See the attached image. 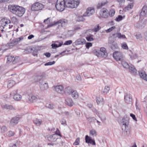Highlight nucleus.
I'll use <instances>...</instances> for the list:
<instances>
[{
	"label": "nucleus",
	"mask_w": 147,
	"mask_h": 147,
	"mask_svg": "<svg viewBox=\"0 0 147 147\" xmlns=\"http://www.w3.org/2000/svg\"><path fill=\"white\" fill-rule=\"evenodd\" d=\"M87 119L88 122L90 123H94L95 121L96 120V119L94 117H87Z\"/></svg>",
	"instance_id": "f704fd0d"
},
{
	"label": "nucleus",
	"mask_w": 147,
	"mask_h": 147,
	"mask_svg": "<svg viewBox=\"0 0 147 147\" xmlns=\"http://www.w3.org/2000/svg\"><path fill=\"white\" fill-rule=\"evenodd\" d=\"M121 63L123 67L127 69H128L130 66L127 63L124 61H122Z\"/></svg>",
	"instance_id": "a19ab883"
},
{
	"label": "nucleus",
	"mask_w": 147,
	"mask_h": 147,
	"mask_svg": "<svg viewBox=\"0 0 147 147\" xmlns=\"http://www.w3.org/2000/svg\"><path fill=\"white\" fill-rule=\"evenodd\" d=\"M54 43H53L51 46L52 48L53 49H55L56 48L60 47L62 46L63 44L62 42H60L59 41H55L54 42Z\"/></svg>",
	"instance_id": "6ab92c4d"
},
{
	"label": "nucleus",
	"mask_w": 147,
	"mask_h": 147,
	"mask_svg": "<svg viewBox=\"0 0 147 147\" xmlns=\"http://www.w3.org/2000/svg\"><path fill=\"white\" fill-rule=\"evenodd\" d=\"M115 28V26H113L111 28H110L106 30V32L107 33H109L112 31Z\"/></svg>",
	"instance_id": "5fc2aeb1"
},
{
	"label": "nucleus",
	"mask_w": 147,
	"mask_h": 147,
	"mask_svg": "<svg viewBox=\"0 0 147 147\" xmlns=\"http://www.w3.org/2000/svg\"><path fill=\"white\" fill-rule=\"evenodd\" d=\"M100 14L102 17L107 18L109 16V11L106 9H103L100 11Z\"/></svg>",
	"instance_id": "9b49d317"
},
{
	"label": "nucleus",
	"mask_w": 147,
	"mask_h": 147,
	"mask_svg": "<svg viewBox=\"0 0 147 147\" xmlns=\"http://www.w3.org/2000/svg\"><path fill=\"white\" fill-rule=\"evenodd\" d=\"M90 133L91 135H92V136L94 135H95L96 136V131L94 129H92V130H90Z\"/></svg>",
	"instance_id": "338daca9"
},
{
	"label": "nucleus",
	"mask_w": 147,
	"mask_h": 147,
	"mask_svg": "<svg viewBox=\"0 0 147 147\" xmlns=\"http://www.w3.org/2000/svg\"><path fill=\"white\" fill-rule=\"evenodd\" d=\"M23 39L24 37L22 36H21L19 38H16V44L20 42L21 40H22Z\"/></svg>",
	"instance_id": "6e6d98bb"
},
{
	"label": "nucleus",
	"mask_w": 147,
	"mask_h": 147,
	"mask_svg": "<svg viewBox=\"0 0 147 147\" xmlns=\"http://www.w3.org/2000/svg\"><path fill=\"white\" fill-rule=\"evenodd\" d=\"M94 13V10L93 8L89 7L87 9L86 12L83 14V16L84 17L89 16Z\"/></svg>",
	"instance_id": "6e6552de"
},
{
	"label": "nucleus",
	"mask_w": 147,
	"mask_h": 147,
	"mask_svg": "<svg viewBox=\"0 0 147 147\" xmlns=\"http://www.w3.org/2000/svg\"><path fill=\"white\" fill-rule=\"evenodd\" d=\"M115 13V10L114 9H111L109 12V16L111 17H113Z\"/></svg>",
	"instance_id": "ea45409f"
},
{
	"label": "nucleus",
	"mask_w": 147,
	"mask_h": 147,
	"mask_svg": "<svg viewBox=\"0 0 147 147\" xmlns=\"http://www.w3.org/2000/svg\"><path fill=\"white\" fill-rule=\"evenodd\" d=\"M93 36V35L90 34L86 37V38L88 41H91L94 40Z\"/></svg>",
	"instance_id": "e433bc0d"
},
{
	"label": "nucleus",
	"mask_w": 147,
	"mask_h": 147,
	"mask_svg": "<svg viewBox=\"0 0 147 147\" xmlns=\"http://www.w3.org/2000/svg\"><path fill=\"white\" fill-rule=\"evenodd\" d=\"M128 69H129V71L131 73H136V70L134 66L132 65H130Z\"/></svg>",
	"instance_id": "72a5a7b5"
},
{
	"label": "nucleus",
	"mask_w": 147,
	"mask_h": 147,
	"mask_svg": "<svg viewBox=\"0 0 147 147\" xmlns=\"http://www.w3.org/2000/svg\"><path fill=\"white\" fill-rule=\"evenodd\" d=\"M72 43V41L71 40H69L65 42L64 44V45H70Z\"/></svg>",
	"instance_id": "774afa93"
},
{
	"label": "nucleus",
	"mask_w": 147,
	"mask_h": 147,
	"mask_svg": "<svg viewBox=\"0 0 147 147\" xmlns=\"http://www.w3.org/2000/svg\"><path fill=\"white\" fill-rule=\"evenodd\" d=\"M108 3L107 0H105L102 1L101 3H98L97 6V8L98 9H100L102 7L107 4Z\"/></svg>",
	"instance_id": "bb28decb"
},
{
	"label": "nucleus",
	"mask_w": 147,
	"mask_h": 147,
	"mask_svg": "<svg viewBox=\"0 0 147 147\" xmlns=\"http://www.w3.org/2000/svg\"><path fill=\"white\" fill-rule=\"evenodd\" d=\"M122 47L123 49L126 50L128 49V46L126 43L125 42L123 43L122 44Z\"/></svg>",
	"instance_id": "bf43d9fd"
},
{
	"label": "nucleus",
	"mask_w": 147,
	"mask_h": 147,
	"mask_svg": "<svg viewBox=\"0 0 147 147\" xmlns=\"http://www.w3.org/2000/svg\"><path fill=\"white\" fill-rule=\"evenodd\" d=\"M51 22V20L50 18H47L44 21V22L45 24H49Z\"/></svg>",
	"instance_id": "4d7b16f0"
},
{
	"label": "nucleus",
	"mask_w": 147,
	"mask_h": 147,
	"mask_svg": "<svg viewBox=\"0 0 147 147\" xmlns=\"http://www.w3.org/2000/svg\"><path fill=\"white\" fill-rule=\"evenodd\" d=\"M28 99L30 102H34L37 101L38 98L37 97L35 96L30 95L29 96Z\"/></svg>",
	"instance_id": "393cba45"
},
{
	"label": "nucleus",
	"mask_w": 147,
	"mask_h": 147,
	"mask_svg": "<svg viewBox=\"0 0 147 147\" xmlns=\"http://www.w3.org/2000/svg\"><path fill=\"white\" fill-rule=\"evenodd\" d=\"M96 101L98 105L104 103L103 98L101 96H98L96 97Z\"/></svg>",
	"instance_id": "cd10ccee"
},
{
	"label": "nucleus",
	"mask_w": 147,
	"mask_h": 147,
	"mask_svg": "<svg viewBox=\"0 0 147 147\" xmlns=\"http://www.w3.org/2000/svg\"><path fill=\"white\" fill-rule=\"evenodd\" d=\"M42 78V76H35L34 77L35 81L37 82L39 81Z\"/></svg>",
	"instance_id": "09e8293b"
},
{
	"label": "nucleus",
	"mask_w": 147,
	"mask_h": 147,
	"mask_svg": "<svg viewBox=\"0 0 147 147\" xmlns=\"http://www.w3.org/2000/svg\"><path fill=\"white\" fill-rule=\"evenodd\" d=\"M68 24L67 20L65 19H62L58 21L56 24H59V26L62 27H64L67 25Z\"/></svg>",
	"instance_id": "ddd939ff"
},
{
	"label": "nucleus",
	"mask_w": 147,
	"mask_h": 147,
	"mask_svg": "<svg viewBox=\"0 0 147 147\" xmlns=\"http://www.w3.org/2000/svg\"><path fill=\"white\" fill-rule=\"evenodd\" d=\"M15 134V133L13 131H8L7 133V136L9 137L12 136Z\"/></svg>",
	"instance_id": "c03bdc74"
},
{
	"label": "nucleus",
	"mask_w": 147,
	"mask_h": 147,
	"mask_svg": "<svg viewBox=\"0 0 147 147\" xmlns=\"http://www.w3.org/2000/svg\"><path fill=\"white\" fill-rule=\"evenodd\" d=\"M55 61H53L52 62L49 61L45 64V66L50 65L54 64L55 63Z\"/></svg>",
	"instance_id": "680f3d73"
},
{
	"label": "nucleus",
	"mask_w": 147,
	"mask_h": 147,
	"mask_svg": "<svg viewBox=\"0 0 147 147\" xmlns=\"http://www.w3.org/2000/svg\"><path fill=\"white\" fill-rule=\"evenodd\" d=\"M74 34V32L73 30L68 31L67 32V34L68 37H71Z\"/></svg>",
	"instance_id": "37998d69"
},
{
	"label": "nucleus",
	"mask_w": 147,
	"mask_h": 147,
	"mask_svg": "<svg viewBox=\"0 0 147 147\" xmlns=\"http://www.w3.org/2000/svg\"><path fill=\"white\" fill-rule=\"evenodd\" d=\"M85 20L84 18L82 16H78L76 19V20L78 22H82L83 21Z\"/></svg>",
	"instance_id": "a18cd8bd"
},
{
	"label": "nucleus",
	"mask_w": 147,
	"mask_h": 147,
	"mask_svg": "<svg viewBox=\"0 0 147 147\" xmlns=\"http://www.w3.org/2000/svg\"><path fill=\"white\" fill-rule=\"evenodd\" d=\"M46 107H47L51 109H53L54 108L53 105L51 104H47L46 105Z\"/></svg>",
	"instance_id": "0e129e2a"
},
{
	"label": "nucleus",
	"mask_w": 147,
	"mask_h": 147,
	"mask_svg": "<svg viewBox=\"0 0 147 147\" xmlns=\"http://www.w3.org/2000/svg\"><path fill=\"white\" fill-rule=\"evenodd\" d=\"M129 56L131 59H136L138 57L137 55L136 54H132L131 55H129Z\"/></svg>",
	"instance_id": "603ef678"
},
{
	"label": "nucleus",
	"mask_w": 147,
	"mask_h": 147,
	"mask_svg": "<svg viewBox=\"0 0 147 147\" xmlns=\"http://www.w3.org/2000/svg\"><path fill=\"white\" fill-rule=\"evenodd\" d=\"M11 21L9 19H2L0 21V23L3 28H4L6 27H7L9 24H11Z\"/></svg>",
	"instance_id": "9d476101"
},
{
	"label": "nucleus",
	"mask_w": 147,
	"mask_h": 147,
	"mask_svg": "<svg viewBox=\"0 0 147 147\" xmlns=\"http://www.w3.org/2000/svg\"><path fill=\"white\" fill-rule=\"evenodd\" d=\"M114 58L117 61H121L123 59V55L120 52L115 51L113 53Z\"/></svg>",
	"instance_id": "39448f33"
},
{
	"label": "nucleus",
	"mask_w": 147,
	"mask_h": 147,
	"mask_svg": "<svg viewBox=\"0 0 147 147\" xmlns=\"http://www.w3.org/2000/svg\"><path fill=\"white\" fill-rule=\"evenodd\" d=\"M7 131V127L5 126H3L1 128V131L2 133H4Z\"/></svg>",
	"instance_id": "8fccbe9b"
},
{
	"label": "nucleus",
	"mask_w": 147,
	"mask_h": 147,
	"mask_svg": "<svg viewBox=\"0 0 147 147\" xmlns=\"http://www.w3.org/2000/svg\"><path fill=\"white\" fill-rule=\"evenodd\" d=\"M124 99L125 102L129 104H131L132 102V96L129 93H127L125 95Z\"/></svg>",
	"instance_id": "f8f14e48"
},
{
	"label": "nucleus",
	"mask_w": 147,
	"mask_h": 147,
	"mask_svg": "<svg viewBox=\"0 0 147 147\" xmlns=\"http://www.w3.org/2000/svg\"><path fill=\"white\" fill-rule=\"evenodd\" d=\"M65 6L67 7L74 8H76L79 5V0H66Z\"/></svg>",
	"instance_id": "f257e3e1"
},
{
	"label": "nucleus",
	"mask_w": 147,
	"mask_h": 147,
	"mask_svg": "<svg viewBox=\"0 0 147 147\" xmlns=\"http://www.w3.org/2000/svg\"><path fill=\"white\" fill-rule=\"evenodd\" d=\"M4 108L6 109L10 110H13L14 109L12 106L11 105H5L4 106Z\"/></svg>",
	"instance_id": "49530a36"
},
{
	"label": "nucleus",
	"mask_w": 147,
	"mask_h": 147,
	"mask_svg": "<svg viewBox=\"0 0 147 147\" xmlns=\"http://www.w3.org/2000/svg\"><path fill=\"white\" fill-rule=\"evenodd\" d=\"M48 85L47 82H45L40 86V88L42 90H45L48 89Z\"/></svg>",
	"instance_id": "c756f323"
},
{
	"label": "nucleus",
	"mask_w": 147,
	"mask_h": 147,
	"mask_svg": "<svg viewBox=\"0 0 147 147\" xmlns=\"http://www.w3.org/2000/svg\"><path fill=\"white\" fill-rule=\"evenodd\" d=\"M94 54L98 57L103 58H105L107 56V53L106 51L105 48L104 47H101L100 50H96Z\"/></svg>",
	"instance_id": "7ed1b4c3"
},
{
	"label": "nucleus",
	"mask_w": 147,
	"mask_h": 147,
	"mask_svg": "<svg viewBox=\"0 0 147 147\" xmlns=\"http://www.w3.org/2000/svg\"><path fill=\"white\" fill-rule=\"evenodd\" d=\"M21 117H14L13 118L10 122V124L12 126H14L17 124L18 122Z\"/></svg>",
	"instance_id": "2eb2a0df"
},
{
	"label": "nucleus",
	"mask_w": 147,
	"mask_h": 147,
	"mask_svg": "<svg viewBox=\"0 0 147 147\" xmlns=\"http://www.w3.org/2000/svg\"><path fill=\"white\" fill-rule=\"evenodd\" d=\"M123 19V17L121 15H119L115 19V21L117 22H119L121 21Z\"/></svg>",
	"instance_id": "864d4df0"
},
{
	"label": "nucleus",
	"mask_w": 147,
	"mask_h": 147,
	"mask_svg": "<svg viewBox=\"0 0 147 147\" xmlns=\"http://www.w3.org/2000/svg\"><path fill=\"white\" fill-rule=\"evenodd\" d=\"M80 142V138H77L76 140L75 141L73 144L74 146H76L79 144Z\"/></svg>",
	"instance_id": "3c124183"
},
{
	"label": "nucleus",
	"mask_w": 147,
	"mask_h": 147,
	"mask_svg": "<svg viewBox=\"0 0 147 147\" xmlns=\"http://www.w3.org/2000/svg\"><path fill=\"white\" fill-rule=\"evenodd\" d=\"M147 15V6L144 5L142 7L140 14V17H145Z\"/></svg>",
	"instance_id": "f3484780"
},
{
	"label": "nucleus",
	"mask_w": 147,
	"mask_h": 147,
	"mask_svg": "<svg viewBox=\"0 0 147 147\" xmlns=\"http://www.w3.org/2000/svg\"><path fill=\"white\" fill-rule=\"evenodd\" d=\"M71 94L72 97L74 99H76L78 97V92L74 90L71 91Z\"/></svg>",
	"instance_id": "7c9ffc66"
},
{
	"label": "nucleus",
	"mask_w": 147,
	"mask_h": 147,
	"mask_svg": "<svg viewBox=\"0 0 147 147\" xmlns=\"http://www.w3.org/2000/svg\"><path fill=\"white\" fill-rule=\"evenodd\" d=\"M34 123L37 126H39L42 123V121L40 119H38L37 118H35L33 120Z\"/></svg>",
	"instance_id": "2f4dec72"
},
{
	"label": "nucleus",
	"mask_w": 147,
	"mask_h": 147,
	"mask_svg": "<svg viewBox=\"0 0 147 147\" xmlns=\"http://www.w3.org/2000/svg\"><path fill=\"white\" fill-rule=\"evenodd\" d=\"M18 7L19 6L18 5H10L8 6V9L9 11L15 15V13H16L17 9L18 8L17 7Z\"/></svg>",
	"instance_id": "1a4fd4ad"
},
{
	"label": "nucleus",
	"mask_w": 147,
	"mask_h": 147,
	"mask_svg": "<svg viewBox=\"0 0 147 147\" xmlns=\"http://www.w3.org/2000/svg\"><path fill=\"white\" fill-rule=\"evenodd\" d=\"M113 37L114 38H116L117 37L119 38H125V36L124 35H122L121 33H117L115 34H113L112 35L111 37Z\"/></svg>",
	"instance_id": "4be33fe9"
},
{
	"label": "nucleus",
	"mask_w": 147,
	"mask_h": 147,
	"mask_svg": "<svg viewBox=\"0 0 147 147\" xmlns=\"http://www.w3.org/2000/svg\"><path fill=\"white\" fill-rule=\"evenodd\" d=\"M70 87H67L65 89V93H67L69 94L70 93H71V91L70 90Z\"/></svg>",
	"instance_id": "e2e57ef3"
},
{
	"label": "nucleus",
	"mask_w": 147,
	"mask_h": 147,
	"mask_svg": "<svg viewBox=\"0 0 147 147\" xmlns=\"http://www.w3.org/2000/svg\"><path fill=\"white\" fill-rule=\"evenodd\" d=\"M19 58L18 57L14 58V59L12 61V63L13 64H15L19 61Z\"/></svg>",
	"instance_id": "13d9d810"
},
{
	"label": "nucleus",
	"mask_w": 147,
	"mask_h": 147,
	"mask_svg": "<svg viewBox=\"0 0 147 147\" xmlns=\"http://www.w3.org/2000/svg\"><path fill=\"white\" fill-rule=\"evenodd\" d=\"M56 91L58 93H61L63 92V88L61 85H58L56 86L55 87Z\"/></svg>",
	"instance_id": "a878e982"
},
{
	"label": "nucleus",
	"mask_w": 147,
	"mask_h": 147,
	"mask_svg": "<svg viewBox=\"0 0 147 147\" xmlns=\"http://www.w3.org/2000/svg\"><path fill=\"white\" fill-rule=\"evenodd\" d=\"M25 51H26V53H31L33 51V49L30 47H28L25 49Z\"/></svg>",
	"instance_id": "de8ad7c7"
},
{
	"label": "nucleus",
	"mask_w": 147,
	"mask_h": 147,
	"mask_svg": "<svg viewBox=\"0 0 147 147\" xmlns=\"http://www.w3.org/2000/svg\"><path fill=\"white\" fill-rule=\"evenodd\" d=\"M48 140L50 142H55L58 138L56 134L49 135L47 137Z\"/></svg>",
	"instance_id": "dca6fc26"
},
{
	"label": "nucleus",
	"mask_w": 147,
	"mask_h": 147,
	"mask_svg": "<svg viewBox=\"0 0 147 147\" xmlns=\"http://www.w3.org/2000/svg\"><path fill=\"white\" fill-rule=\"evenodd\" d=\"M11 94H12L13 96L14 99L16 100L19 101L22 99V96L18 94V90L12 91Z\"/></svg>",
	"instance_id": "0eeeda50"
},
{
	"label": "nucleus",
	"mask_w": 147,
	"mask_h": 147,
	"mask_svg": "<svg viewBox=\"0 0 147 147\" xmlns=\"http://www.w3.org/2000/svg\"><path fill=\"white\" fill-rule=\"evenodd\" d=\"M137 39L141 41L143 38L142 34L140 33H138L136 35Z\"/></svg>",
	"instance_id": "79ce46f5"
},
{
	"label": "nucleus",
	"mask_w": 147,
	"mask_h": 147,
	"mask_svg": "<svg viewBox=\"0 0 147 147\" xmlns=\"http://www.w3.org/2000/svg\"><path fill=\"white\" fill-rule=\"evenodd\" d=\"M139 74L141 78L147 81V75L145 71L142 70L139 71Z\"/></svg>",
	"instance_id": "412c9836"
},
{
	"label": "nucleus",
	"mask_w": 147,
	"mask_h": 147,
	"mask_svg": "<svg viewBox=\"0 0 147 147\" xmlns=\"http://www.w3.org/2000/svg\"><path fill=\"white\" fill-rule=\"evenodd\" d=\"M20 142L18 140L16 141L14 143H10L9 144V147H18L20 146Z\"/></svg>",
	"instance_id": "5701e85b"
},
{
	"label": "nucleus",
	"mask_w": 147,
	"mask_h": 147,
	"mask_svg": "<svg viewBox=\"0 0 147 147\" xmlns=\"http://www.w3.org/2000/svg\"><path fill=\"white\" fill-rule=\"evenodd\" d=\"M65 103L67 105L70 107L73 106L74 104V103L71 98H67L65 100Z\"/></svg>",
	"instance_id": "b1692460"
},
{
	"label": "nucleus",
	"mask_w": 147,
	"mask_h": 147,
	"mask_svg": "<svg viewBox=\"0 0 147 147\" xmlns=\"http://www.w3.org/2000/svg\"><path fill=\"white\" fill-rule=\"evenodd\" d=\"M62 114L64 116H66L67 117H68L70 115V113L68 111H65L62 113Z\"/></svg>",
	"instance_id": "052dcab7"
},
{
	"label": "nucleus",
	"mask_w": 147,
	"mask_h": 147,
	"mask_svg": "<svg viewBox=\"0 0 147 147\" xmlns=\"http://www.w3.org/2000/svg\"><path fill=\"white\" fill-rule=\"evenodd\" d=\"M110 90V87L107 86H105L102 92L103 94H105L108 92Z\"/></svg>",
	"instance_id": "c9c22d12"
},
{
	"label": "nucleus",
	"mask_w": 147,
	"mask_h": 147,
	"mask_svg": "<svg viewBox=\"0 0 147 147\" xmlns=\"http://www.w3.org/2000/svg\"><path fill=\"white\" fill-rule=\"evenodd\" d=\"M15 84V82L13 80H9L8 82L7 86L8 88H10L12 87Z\"/></svg>",
	"instance_id": "c85d7f7f"
},
{
	"label": "nucleus",
	"mask_w": 147,
	"mask_h": 147,
	"mask_svg": "<svg viewBox=\"0 0 147 147\" xmlns=\"http://www.w3.org/2000/svg\"><path fill=\"white\" fill-rule=\"evenodd\" d=\"M85 40L83 38H80L77 39L73 43L74 45H83L85 43Z\"/></svg>",
	"instance_id": "aec40b11"
},
{
	"label": "nucleus",
	"mask_w": 147,
	"mask_h": 147,
	"mask_svg": "<svg viewBox=\"0 0 147 147\" xmlns=\"http://www.w3.org/2000/svg\"><path fill=\"white\" fill-rule=\"evenodd\" d=\"M44 5L41 3L37 2L33 4L32 6L31 9L33 11H38L42 9Z\"/></svg>",
	"instance_id": "20e7f679"
},
{
	"label": "nucleus",
	"mask_w": 147,
	"mask_h": 147,
	"mask_svg": "<svg viewBox=\"0 0 147 147\" xmlns=\"http://www.w3.org/2000/svg\"><path fill=\"white\" fill-rule=\"evenodd\" d=\"M65 0H57L55 4V7L57 10L62 11L65 8Z\"/></svg>",
	"instance_id": "f03ea898"
},
{
	"label": "nucleus",
	"mask_w": 147,
	"mask_h": 147,
	"mask_svg": "<svg viewBox=\"0 0 147 147\" xmlns=\"http://www.w3.org/2000/svg\"><path fill=\"white\" fill-rule=\"evenodd\" d=\"M17 7L18 8L17 9L16 13H15V15L18 16H22L25 13V9L20 6H19L18 7Z\"/></svg>",
	"instance_id": "423d86ee"
},
{
	"label": "nucleus",
	"mask_w": 147,
	"mask_h": 147,
	"mask_svg": "<svg viewBox=\"0 0 147 147\" xmlns=\"http://www.w3.org/2000/svg\"><path fill=\"white\" fill-rule=\"evenodd\" d=\"M129 120L128 117L125 118V117L123 118L122 119L121 122V124L123 125L125 127V128L128 127L129 124Z\"/></svg>",
	"instance_id": "4468645a"
},
{
	"label": "nucleus",
	"mask_w": 147,
	"mask_h": 147,
	"mask_svg": "<svg viewBox=\"0 0 147 147\" xmlns=\"http://www.w3.org/2000/svg\"><path fill=\"white\" fill-rule=\"evenodd\" d=\"M14 57H12L11 55H9L8 56L7 58V63H9L13 61V59L14 58Z\"/></svg>",
	"instance_id": "58836bf2"
},
{
	"label": "nucleus",
	"mask_w": 147,
	"mask_h": 147,
	"mask_svg": "<svg viewBox=\"0 0 147 147\" xmlns=\"http://www.w3.org/2000/svg\"><path fill=\"white\" fill-rule=\"evenodd\" d=\"M133 6V3H130L129 4L127 7L124 8V10L125 11H126L127 10H129L132 9Z\"/></svg>",
	"instance_id": "473e14b6"
},
{
	"label": "nucleus",
	"mask_w": 147,
	"mask_h": 147,
	"mask_svg": "<svg viewBox=\"0 0 147 147\" xmlns=\"http://www.w3.org/2000/svg\"><path fill=\"white\" fill-rule=\"evenodd\" d=\"M55 133L54 134H56L57 136V135H58L60 137L62 136L60 133L59 130L58 129H57V130L55 131Z\"/></svg>",
	"instance_id": "69168bd1"
},
{
	"label": "nucleus",
	"mask_w": 147,
	"mask_h": 147,
	"mask_svg": "<svg viewBox=\"0 0 147 147\" xmlns=\"http://www.w3.org/2000/svg\"><path fill=\"white\" fill-rule=\"evenodd\" d=\"M117 1L119 3L120 7H123L124 6L125 0H117Z\"/></svg>",
	"instance_id": "4c0bfd02"
},
{
	"label": "nucleus",
	"mask_w": 147,
	"mask_h": 147,
	"mask_svg": "<svg viewBox=\"0 0 147 147\" xmlns=\"http://www.w3.org/2000/svg\"><path fill=\"white\" fill-rule=\"evenodd\" d=\"M85 140L86 143L92 144L93 145H95L96 143L95 141L90 138L88 136L86 135V136Z\"/></svg>",
	"instance_id": "a211bd4d"
}]
</instances>
